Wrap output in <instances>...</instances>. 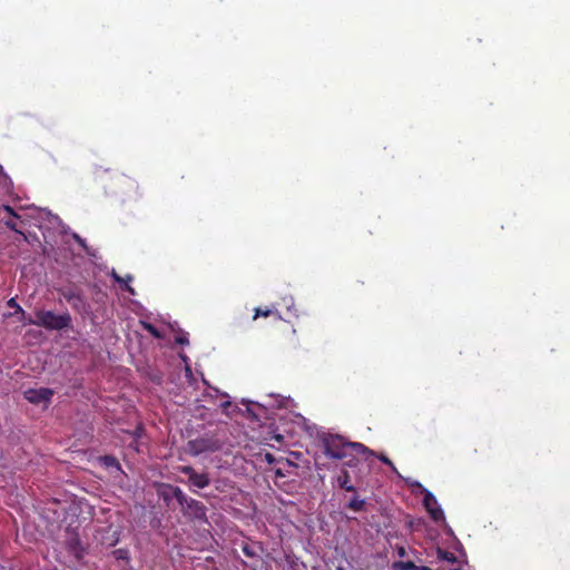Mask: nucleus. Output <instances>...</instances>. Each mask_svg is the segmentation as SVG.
Segmentation results:
<instances>
[{"label":"nucleus","mask_w":570,"mask_h":570,"mask_svg":"<svg viewBox=\"0 0 570 570\" xmlns=\"http://www.w3.org/2000/svg\"><path fill=\"white\" fill-rule=\"evenodd\" d=\"M176 342L180 345L188 344V340L185 336H179L176 338Z\"/></svg>","instance_id":"26"},{"label":"nucleus","mask_w":570,"mask_h":570,"mask_svg":"<svg viewBox=\"0 0 570 570\" xmlns=\"http://www.w3.org/2000/svg\"><path fill=\"white\" fill-rule=\"evenodd\" d=\"M146 328H147V330H148V332H149V333H151L155 337H159V336H160V334H159L158 330H157L155 326H153V325L148 324V325H146Z\"/></svg>","instance_id":"22"},{"label":"nucleus","mask_w":570,"mask_h":570,"mask_svg":"<svg viewBox=\"0 0 570 570\" xmlns=\"http://www.w3.org/2000/svg\"><path fill=\"white\" fill-rule=\"evenodd\" d=\"M28 323L49 331H62L71 327L72 320L68 312L57 315L51 311L41 309L36 312V320H29Z\"/></svg>","instance_id":"1"},{"label":"nucleus","mask_w":570,"mask_h":570,"mask_svg":"<svg viewBox=\"0 0 570 570\" xmlns=\"http://www.w3.org/2000/svg\"><path fill=\"white\" fill-rule=\"evenodd\" d=\"M4 224L8 228H10L11 230H14L16 233H19V234H22L18 228H17V224L12 220V219H7L4 220Z\"/></svg>","instance_id":"21"},{"label":"nucleus","mask_w":570,"mask_h":570,"mask_svg":"<svg viewBox=\"0 0 570 570\" xmlns=\"http://www.w3.org/2000/svg\"><path fill=\"white\" fill-rule=\"evenodd\" d=\"M244 552H245L247 556H253V553L250 552V550H248L247 548H244Z\"/></svg>","instance_id":"27"},{"label":"nucleus","mask_w":570,"mask_h":570,"mask_svg":"<svg viewBox=\"0 0 570 570\" xmlns=\"http://www.w3.org/2000/svg\"><path fill=\"white\" fill-rule=\"evenodd\" d=\"M347 446L353 449L355 452H357L360 454L375 455V452L373 450L368 449L367 446H365L364 444L358 443V442L348 441Z\"/></svg>","instance_id":"11"},{"label":"nucleus","mask_w":570,"mask_h":570,"mask_svg":"<svg viewBox=\"0 0 570 570\" xmlns=\"http://www.w3.org/2000/svg\"><path fill=\"white\" fill-rule=\"evenodd\" d=\"M131 281H132V276L127 275L126 277H122V284H120V285L122 286V288L125 291H127L131 295H135V289L129 285V282H131Z\"/></svg>","instance_id":"17"},{"label":"nucleus","mask_w":570,"mask_h":570,"mask_svg":"<svg viewBox=\"0 0 570 570\" xmlns=\"http://www.w3.org/2000/svg\"><path fill=\"white\" fill-rule=\"evenodd\" d=\"M394 570H419V567L411 561L396 562L393 566Z\"/></svg>","instance_id":"16"},{"label":"nucleus","mask_w":570,"mask_h":570,"mask_svg":"<svg viewBox=\"0 0 570 570\" xmlns=\"http://www.w3.org/2000/svg\"><path fill=\"white\" fill-rule=\"evenodd\" d=\"M276 474L283 476V473L279 470L276 472Z\"/></svg>","instance_id":"32"},{"label":"nucleus","mask_w":570,"mask_h":570,"mask_svg":"<svg viewBox=\"0 0 570 570\" xmlns=\"http://www.w3.org/2000/svg\"><path fill=\"white\" fill-rule=\"evenodd\" d=\"M419 570H431V569L428 567H419Z\"/></svg>","instance_id":"30"},{"label":"nucleus","mask_w":570,"mask_h":570,"mask_svg":"<svg viewBox=\"0 0 570 570\" xmlns=\"http://www.w3.org/2000/svg\"><path fill=\"white\" fill-rule=\"evenodd\" d=\"M229 404H230L229 402H225V403L223 404V406H224V407H226V406H228Z\"/></svg>","instance_id":"31"},{"label":"nucleus","mask_w":570,"mask_h":570,"mask_svg":"<svg viewBox=\"0 0 570 570\" xmlns=\"http://www.w3.org/2000/svg\"><path fill=\"white\" fill-rule=\"evenodd\" d=\"M53 395V391L50 389H29L24 392L26 399L33 404H40L42 402L50 401Z\"/></svg>","instance_id":"9"},{"label":"nucleus","mask_w":570,"mask_h":570,"mask_svg":"<svg viewBox=\"0 0 570 570\" xmlns=\"http://www.w3.org/2000/svg\"><path fill=\"white\" fill-rule=\"evenodd\" d=\"M110 276L114 278L116 283L122 284V277L118 275L115 271L111 272Z\"/></svg>","instance_id":"23"},{"label":"nucleus","mask_w":570,"mask_h":570,"mask_svg":"<svg viewBox=\"0 0 570 570\" xmlns=\"http://www.w3.org/2000/svg\"><path fill=\"white\" fill-rule=\"evenodd\" d=\"M179 471L188 476V483L197 489H204L209 485L210 479L207 473H198L193 466L184 465Z\"/></svg>","instance_id":"7"},{"label":"nucleus","mask_w":570,"mask_h":570,"mask_svg":"<svg viewBox=\"0 0 570 570\" xmlns=\"http://www.w3.org/2000/svg\"><path fill=\"white\" fill-rule=\"evenodd\" d=\"M337 570H345V569H344V568H342V567H338V568H337Z\"/></svg>","instance_id":"33"},{"label":"nucleus","mask_w":570,"mask_h":570,"mask_svg":"<svg viewBox=\"0 0 570 570\" xmlns=\"http://www.w3.org/2000/svg\"><path fill=\"white\" fill-rule=\"evenodd\" d=\"M358 463V460L355 459V458H352L351 460H348L344 465L346 466H350V468H353V466H356Z\"/></svg>","instance_id":"25"},{"label":"nucleus","mask_w":570,"mask_h":570,"mask_svg":"<svg viewBox=\"0 0 570 570\" xmlns=\"http://www.w3.org/2000/svg\"><path fill=\"white\" fill-rule=\"evenodd\" d=\"M365 500L354 497L348 503L347 508L353 511H363L365 509Z\"/></svg>","instance_id":"12"},{"label":"nucleus","mask_w":570,"mask_h":570,"mask_svg":"<svg viewBox=\"0 0 570 570\" xmlns=\"http://www.w3.org/2000/svg\"><path fill=\"white\" fill-rule=\"evenodd\" d=\"M338 487L347 492H355L356 488L351 483L350 473L346 469H342L341 474L337 478Z\"/></svg>","instance_id":"10"},{"label":"nucleus","mask_w":570,"mask_h":570,"mask_svg":"<svg viewBox=\"0 0 570 570\" xmlns=\"http://www.w3.org/2000/svg\"><path fill=\"white\" fill-rule=\"evenodd\" d=\"M347 442L338 434H325L322 436L323 452L331 459L342 460L346 458Z\"/></svg>","instance_id":"2"},{"label":"nucleus","mask_w":570,"mask_h":570,"mask_svg":"<svg viewBox=\"0 0 570 570\" xmlns=\"http://www.w3.org/2000/svg\"><path fill=\"white\" fill-rule=\"evenodd\" d=\"M101 461L107 468H116L117 470H120V464L118 460L112 455H105L104 458H101Z\"/></svg>","instance_id":"14"},{"label":"nucleus","mask_w":570,"mask_h":570,"mask_svg":"<svg viewBox=\"0 0 570 570\" xmlns=\"http://www.w3.org/2000/svg\"><path fill=\"white\" fill-rule=\"evenodd\" d=\"M8 306L16 309V313H24L20 305L16 302L14 298H10L8 301Z\"/></svg>","instance_id":"19"},{"label":"nucleus","mask_w":570,"mask_h":570,"mask_svg":"<svg viewBox=\"0 0 570 570\" xmlns=\"http://www.w3.org/2000/svg\"><path fill=\"white\" fill-rule=\"evenodd\" d=\"M375 456L384 464H386L387 466L391 468V470L393 471V473H395L396 475L400 476V473L397 471V469L395 468V465L393 464V462L384 454V453H375Z\"/></svg>","instance_id":"15"},{"label":"nucleus","mask_w":570,"mask_h":570,"mask_svg":"<svg viewBox=\"0 0 570 570\" xmlns=\"http://www.w3.org/2000/svg\"><path fill=\"white\" fill-rule=\"evenodd\" d=\"M60 295L71 305V307L80 313L88 314L90 306L86 301L82 291L76 286L70 285L59 289Z\"/></svg>","instance_id":"4"},{"label":"nucleus","mask_w":570,"mask_h":570,"mask_svg":"<svg viewBox=\"0 0 570 570\" xmlns=\"http://www.w3.org/2000/svg\"><path fill=\"white\" fill-rule=\"evenodd\" d=\"M266 459H267V461H272V459H273L272 454L267 453Z\"/></svg>","instance_id":"28"},{"label":"nucleus","mask_w":570,"mask_h":570,"mask_svg":"<svg viewBox=\"0 0 570 570\" xmlns=\"http://www.w3.org/2000/svg\"><path fill=\"white\" fill-rule=\"evenodd\" d=\"M180 510L184 517L189 520L207 521V509L200 501L190 497L184 495L180 503Z\"/></svg>","instance_id":"5"},{"label":"nucleus","mask_w":570,"mask_h":570,"mask_svg":"<svg viewBox=\"0 0 570 570\" xmlns=\"http://www.w3.org/2000/svg\"><path fill=\"white\" fill-rule=\"evenodd\" d=\"M223 448V443L214 435H203L187 442V452L198 456L205 452H216Z\"/></svg>","instance_id":"3"},{"label":"nucleus","mask_w":570,"mask_h":570,"mask_svg":"<svg viewBox=\"0 0 570 570\" xmlns=\"http://www.w3.org/2000/svg\"><path fill=\"white\" fill-rule=\"evenodd\" d=\"M157 494L160 499H163L166 505H169L173 499H176L177 502L180 503L181 499H184L185 495L180 488L168 483L159 484L157 488Z\"/></svg>","instance_id":"8"},{"label":"nucleus","mask_w":570,"mask_h":570,"mask_svg":"<svg viewBox=\"0 0 570 570\" xmlns=\"http://www.w3.org/2000/svg\"><path fill=\"white\" fill-rule=\"evenodd\" d=\"M114 553H115V554L117 556V558H119V559H125V558H127V552H126L125 550H122V549H118V550H116Z\"/></svg>","instance_id":"24"},{"label":"nucleus","mask_w":570,"mask_h":570,"mask_svg":"<svg viewBox=\"0 0 570 570\" xmlns=\"http://www.w3.org/2000/svg\"><path fill=\"white\" fill-rule=\"evenodd\" d=\"M72 238L88 253L90 254L89 252V247L87 246V243L83 238H81L78 234L73 233L72 234Z\"/></svg>","instance_id":"18"},{"label":"nucleus","mask_w":570,"mask_h":570,"mask_svg":"<svg viewBox=\"0 0 570 570\" xmlns=\"http://www.w3.org/2000/svg\"><path fill=\"white\" fill-rule=\"evenodd\" d=\"M271 314H272V311H271V309L256 308V309H255L254 320H256L258 316L267 317V316H269Z\"/></svg>","instance_id":"20"},{"label":"nucleus","mask_w":570,"mask_h":570,"mask_svg":"<svg viewBox=\"0 0 570 570\" xmlns=\"http://www.w3.org/2000/svg\"><path fill=\"white\" fill-rule=\"evenodd\" d=\"M0 175L6 176L2 166H0Z\"/></svg>","instance_id":"29"},{"label":"nucleus","mask_w":570,"mask_h":570,"mask_svg":"<svg viewBox=\"0 0 570 570\" xmlns=\"http://www.w3.org/2000/svg\"><path fill=\"white\" fill-rule=\"evenodd\" d=\"M436 557L439 560L448 561L450 563L456 562V557L454 553L449 552L446 550L438 549Z\"/></svg>","instance_id":"13"},{"label":"nucleus","mask_w":570,"mask_h":570,"mask_svg":"<svg viewBox=\"0 0 570 570\" xmlns=\"http://www.w3.org/2000/svg\"><path fill=\"white\" fill-rule=\"evenodd\" d=\"M412 485L420 488L421 492L424 494L423 504L428 512L430 513L431 518L436 522L444 520V513L442 509L439 507L435 497L425 488H423L422 484L417 481L412 482Z\"/></svg>","instance_id":"6"}]
</instances>
